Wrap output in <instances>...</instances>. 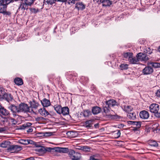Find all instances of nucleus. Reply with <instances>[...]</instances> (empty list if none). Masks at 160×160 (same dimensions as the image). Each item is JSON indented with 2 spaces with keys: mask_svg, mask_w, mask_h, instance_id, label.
<instances>
[{
  "mask_svg": "<svg viewBox=\"0 0 160 160\" xmlns=\"http://www.w3.org/2000/svg\"><path fill=\"white\" fill-rule=\"evenodd\" d=\"M8 108L13 113L28 112H29L30 110L28 105L25 103L20 104L18 106L11 104L9 105Z\"/></svg>",
  "mask_w": 160,
  "mask_h": 160,
  "instance_id": "obj_1",
  "label": "nucleus"
},
{
  "mask_svg": "<svg viewBox=\"0 0 160 160\" xmlns=\"http://www.w3.org/2000/svg\"><path fill=\"white\" fill-rule=\"evenodd\" d=\"M68 155L72 160H79L81 158V155L79 153L76 152L72 149L69 151Z\"/></svg>",
  "mask_w": 160,
  "mask_h": 160,
  "instance_id": "obj_2",
  "label": "nucleus"
},
{
  "mask_svg": "<svg viewBox=\"0 0 160 160\" xmlns=\"http://www.w3.org/2000/svg\"><path fill=\"white\" fill-rule=\"evenodd\" d=\"M50 152H59L62 153H66L69 152L68 149V148H59L57 147L55 148H49L47 149Z\"/></svg>",
  "mask_w": 160,
  "mask_h": 160,
  "instance_id": "obj_3",
  "label": "nucleus"
},
{
  "mask_svg": "<svg viewBox=\"0 0 160 160\" xmlns=\"http://www.w3.org/2000/svg\"><path fill=\"white\" fill-rule=\"evenodd\" d=\"M136 57L138 58V62L139 61H146L148 60L149 59L147 54L142 52H140L137 54Z\"/></svg>",
  "mask_w": 160,
  "mask_h": 160,
  "instance_id": "obj_4",
  "label": "nucleus"
},
{
  "mask_svg": "<svg viewBox=\"0 0 160 160\" xmlns=\"http://www.w3.org/2000/svg\"><path fill=\"white\" fill-rule=\"evenodd\" d=\"M149 109L150 111L152 113H154L155 116V114L158 112L159 110V105L157 104L153 103L151 104L150 107Z\"/></svg>",
  "mask_w": 160,
  "mask_h": 160,
  "instance_id": "obj_5",
  "label": "nucleus"
},
{
  "mask_svg": "<svg viewBox=\"0 0 160 160\" xmlns=\"http://www.w3.org/2000/svg\"><path fill=\"white\" fill-rule=\"evenodd\" d=\"M7 7V6L4 3L3 0H0V12L6 13Z\"/></svg>",
  "mask_w": 160,
  "mask_h": 160,
  "instance_id": "obj_6",
  "label": "nucleus"
},
{
  "mask_svg": "<svg viewBox=\"0 0 160 160\" xmlns=\"http://www.w3.org/2000/svg\"><path fill=\"white\" fill-rule=\"evenodd\" d=\"M48 148H47V149H46L43 147L39 146L35 149V150L37 152V153L40 155H41L45 153L47 151L50 152L49 151L47 150Z\"/></svg>",
  "mask_w": 160,
  "mask_h": 160,
  "instance_id": "obj_7",
  "label": "nucleus"
},
{
  "mask_svg": "<svg viewBox=\"0 0 160 160\" xmlns=\"http://www.w3.org/2000/svg\"><path fill=\"white\" fill-rule=\"evenodd\" d=\"M153 72V68L150 65L146 67L142 70V72L144 75L151 74Z\"/></svg>",
  "mask_w": 160,
  "mask_h": 160,
  "instance_id": "obj_8",
  "label": "nucleus"
},
{
  "mask_svg": "<svg viewBox=\"0 0 160 160\" xmlns=\"http://www.w3.org/2000/svg\"><path fill=\"white\" fill-rule=\"evenodd\" d=\"M139 116L141 118L143 119H147L149 116L148 112L146 110H142L139 113Z\"/></svg>",
  "mask_w": 160,
  "mask_h": 160,
  "instance_id": "obj_9",
  "label": "nucleus"
},
{
  "mask_svg": "<svg viewBox=\"0 0 160 160\" xmlns=\"http://www.w3.org/2000/svg\"><path fill=\"white\" fill-rule=\"evenodd\" d=\"M22 149L21 147L19 146L12 145L10 147L9 149L11 152L17 153L19 151H20Z\"/></svg>",
  "mask_w": 160,
  "mask_h": 160,
  "instance_id": "obj_10",
  "label": "nucleus"
},
{
  "mask_svg": "<svg viewBox=\"0 0 160 160\" xmlns=\"http://www.w3.org/2000/svg\"><path fill=\"white\" fill-rule=\"evenodd\" d=\"M19 142L23 145H27L29 144H35V142H34L30 139H21L19 141Z\"/></svg>",
  "mask_w": 160,
  "mask_h": 160,
  "instance_id": "obj_11",
  "label": "nucleus"
},
{
  "mask_svg": "<svg viewBox=\"0 0 160 160\" xmlns=\"http://www.w3.org/2000/svg\"><path fill=\"white\" fill-rule=\"evenodd\" d=\"M104 112L108 115H111L112 114V111L111 110V108L108 107L106 104H104L103 107Z\"/></svg>",
  "mask_w": 160,
  "mask_h": 160,
  "instance_id": "obj_12",
  "label": "nucleus"
},
{
  "mask_svg": "<svg viewBox=\"0 0 160 160\" xmlns=\"http://www.w3.org/2000/svg\"><path fill=\"white\" fill-rule=\"evenodd\" d=\"M122 108L123 110L128 113L131 112L133 109V108L130 106L125 105H122Z\"/></svg>",
  "mask_w": 160,
  "mask_h": 160,
  "instance_id": "obj_13",
  "label": "nucleus"
},
{
  "mask_svg": "<svg viewBox=\"0 0 160 160\" xmlns=\"http://www.w3.org/2000/svg\"><path fill=\"white\" fill-rule=\"evenodd\" d=\"M128 61L132 64H138L139 62L138 58H136L135 57H133V55L128 59Z\"/></svg>",
  "mask_w": 160,
  "mask_h": 160,
  "instance_id": "obj_14",
  "label": "nucleus"
},
{
  "mask_svg": "<svg viewBox=\"0 0 160 160\" xmlns=\"http://www.w3.org/2000/svg\"><path fill=\"white\" fill-rule=\"evenodd\" d=\"M105 104L109 108L115 106L116 104V102L114 100H110L105 102Z\"/></svg>",
  "mask_w": 160,
  "mask_h": 160,
  "instance_id": "obj_15",
  "label": "nucleus"
},
{
  "mask_svg": "<svg viewBox=\"0 0 160 160\" xmlns=\"http://www.w3.org/2000/svg\"><path fill=\"white\" fill-rule=\"evenodd\" d=\"M126 123L135 125L138 128H140L141 127V122L140 121H128Z\"/></svg>",
  "mask_w": 160,
  "mask_h": 160,
  "instance_id": "obj_16",
  "label": "nucleus"
},
{
  "mask_svg": "<svg viewBox=\"0 0 160 160\" xmlns=\"http://www.w3.org/2000/svg\"><path fill=\"white\" fill-rule=\"evenodd\" d=\"M9 113V112L4 107H1L0 108V115L6 116Z\"/></svg>",
  "mask_w": 160,
  "mask_h": 160,
  "instance_id": "obj_17",
  "label": "nucleus"
},
{
  "mask_svg": "<svg viewBox=\"0 0 160 160\" xmlns=\"http://www.w3.org/2000/svg\"><path fill=\"white\" fill-rule=\"evenodd\" d=\"M38 112L42 116H46L49 114V112L44 108L38 110Z\"/></svg>",
  "mask_w": 160,
  "mask_h": 160,
  "instance_id": "obj_18",
  "label": "nucleus"
},
{
  "mask_svg": "<svg viewBox=\"0 0 160 160\" xmlns=\"http://www.w3.org/2000/svg\"><path fill=\"white\" fill-rule=\"evenodd\" d=\"M28 8V5L25 2H21V4L19 7L18 11L21 10L22 11H24L25 9H27Z\"/></svg>",
  "mask_w": 160,
  "mask_h": 160,
  "instance_id": "obj_19",
  "label": "nucleus"
},
{
  "mask_svg": "<svg viewBox=\"0 0 160 160\" xmlns=\"http://www.w3.org/2000/svg\"><path fill=\"white\" fill-rule=\"evenodd\" d=\"M3 97V98L8 102L11 101L13 99V97L10 94L5 93Z\"/></svg>",
  "mask_w": 160,
  "mask_h": 160,
  "instance_id": "obj_20",
  "label": "nucleus"
},
{
  "mask_svg": "<svg viewBox=\"0 0 160 160\" xmlns=\"http://www.w3.org/2000/svg\"><path fill=\"white\" fill-rule=\"evenodd\" d=\"M128 118L132 120H135L136 118V114L135 112H130L127 115Z\"/></svg>",
  "mask_w": 160,
  "mask_h": 160,
  "instance_id": "obj_21",
  "label": "nucleus"
},
{
  "mask_svg": "<svg viewBox=\"0 0 160 160\" xmlns=\"http://www.w3.org/2000/svg\"><path fill=\"white\" fill-rule=\"evenodd\" d=\"M41 103L44 107H47L51 104L50 101L46 98H44L41 101Z\"/></svg>",
  "mask_w": 160,
  "mask_h": 160,
  "instance_id": "obj_22",
  "label": "nucleus"
},
{
  "mask_svg": "<svg viewBox=\"0 0 160 160\" xmlns=\"http://www.w3.org/2000/svg\"><path fill=\"white\" fill-rule=\"evenodd\" d=\"M69 113V109L68 107H64L62 108L60 114L62 113L63 115H68Z\"/></svg>",
  "mask_w": 160,
  "mask_h": 160,
  "instance_id": "obj_23",
  "label": "nucleus"
},
{
  "mask_svg": "<svg viewBox=\"0 0 160 160\" xmlns=\"http://www.w3.org/2000/svg\"><path fill=\"white\" fill-rule=\"evenodd\" d=\"M101 111V108L97 106L93 107L92 109V112L94 114H97L99 113Z\"/></svg>",
  "mask_w": 160,
  "mask_h": 160,
  "instance_id": "obj_24",
  "label": "nucleus"
},
{
  "mask_svg": "<svg viewBox=\"0 0 160 160\" xmlns=\"http://www.w3.org/2000/svg\"><path fill=\"white\" fill-rule=\"evenodd\" d=\"M148 65H151L150 66L155 68L160 67V63L158 62H150L148 63Z\"/></svg>",
  "mask_w": 160,
  "mask_h": 160,
  "instance_id": "obj_25",
  "label": "nucleus"
},
{
  "mask_svg": "<svg viewBox=\"0 0 160 160\" xmlns=\"http://www.w3.org/2000/svg\"><path fill=\"white\" fill-rule=\"evenodd\" d=\"M100 2L103 3V6H109L112 3L110 0H100Z\"/></svg>",
  "mask_w": 160,
  "mask_h": 160,
  "instance_id": "obj_26",
  "label": "nucleus"
},
{
  "mask_svg": "<svg viewBox=\"0 0 160 160\" xmlns=\"http://www.w3.org/2000/svg\"><path fill=\"white\" fill-rule=\"evenodd\" d=\"M36 135L38 137H42L44 136H50L51 135V133L49 132H38L37 133Z\"/></svg>",
  "mask_w": 160,
  "mask_h": 160,
  "instance_id": "obj_27",
  "label": "nucleus"
},
{
  "mask_svg": "<svg viewBox=\"0 0 160 160\" xmlns=\"http://www.w3.org/2000/svg\"><path fill=\"white\" fill-rule=\"evenodd\" d=\"M54 108L55 110L58 114H60L62 108L60 105H55L54 106Z\"/></svg>",
  "mask_w": 160,
  "mask_h": 160,
  "instance_id": "obj_28",
  "label": "nucleus"
},
{
  "mask_svg": "<svg viewBox=\"0 0 160 160\" xmlns=\"http://www.w3.org/2000/svg\"><path fill=\"white\" fill-rule=\"evenodd\" d=\"M14 81L15 84L18 85H21L23 83L22 80L18 78H16Z\"/></svg>",
  "mask_w": 160,
  "mask_h": 160,
  "instance_id": "obj_29",
  "label": "nucleus"
},
{
  "mask_svg": "<svg viewBox=\"0 0 160 160\" xmlns=\"http://www.w3.org/2000/svg\"><path fill=\"white\" fill-rule=\"evenodd\" d=\"M148 143L149 145L154 147H157L158 145V143L156 141L153 140H151L149 141Z\"/></svg>",
  "mask_w": 160,
  "mask_h": 160,
  "instance_id": "obj_30",
  "label": "nucleus"
},
{
  "mask_svg": "<svg viewBox=\"0 0 160 160\" xmlns=\"http://www.w3.org/2000/svg\"><path fill=\"white\" fill-rule=\"evenodd\" d=\"M93 120L87 121L84 123V126L86 128H90L92 126Z\"/></svg>",
  "mask_w": 160,
  "mask_h": 160,
  "instance_id": "obj_31",
  "label": "nucleus"
},
{
  "mask_svg": "<svg viewBox=\"0 0 160 160\" xmlns=\"http://www.w3.org/2000/svg\"><path fill=\"white\" fill-rule=\"evenodd\" d=\"M133 54L132 52H127L123 53L122 54L123 57L125 58H129L131 56H132Z\"/></svg>",
  "mask_w": 160,
  "mask_h": 160,
  "instance_id": "obj_32",
  "label": "nucleus"
},
{
  "mask_svg": "<svg viewBox=\"0 0 160 160\" xmlns=\"http://www.w3.org/2000/svg\"><path fill=\"white\" fill-rule=\"evenodd\" d=\"M39 106V104L38 103L35 102H33L31 104V107L32 108H34L35 109H37Z\"/></svg>",
  "mask_w": 160,
  "mask_h": 160,
  "instance_id": "obj_33",
  "label": "nucleus"
},
{
  "mask_svg": "<svg viewBox=\"0 0 160 160\" xmlns=\"http://www.w3.org/2000/svg\"><path fill=\"white\" fill-rule=\"evenodd\" d=\"M128 65L127 64H121V70H127L128 68Z\"/></svg>",
  "mask_w": 160,
  "mask_h": 160,
  "instance_id": "obj_34",
  "label": "nucleus"
},
{
  "mask_svg": "<svg viewBox=\"0 0 160 160\" xmlns=\"http://www.w3.org/2000/svg\"><path fill=\"white\" fill-rule=\"evenodd\" d=\"M9 142L8 141H5L2 142L0 144L1 147L3 148H5L7 147V146L9 145Z\"/></svg>",
  "mask_w": 160,
  "mask_h": 160,
  "instance_id": "obj_35",
  "label": "nucleus"
},
{
  "mask_svg": "<svg viewBox=\"0 0 160 160\" xmlns=\"http://www.w3.org/2000/svg\"><path fill=\"white\" fill-rule=\"evenodd\" d=\"M34 0H25L24 2L28 5H31L34 2Z\"/></svg>",
  "mask_w": 160,
  "mask_h": 160,
  "instance_id": "obj_36",
  "label": "nucleus"
},
{
  "mask_svg": "<svg viewBox=\"0 0 160 160\" xmlns=\"http://www.w3.org/2000/svg\"><path fill=\"white\" fill-rule=\"evenodd\" d=\"M32 124V123H31L27 122L26 124L22 125V127L23 129H28Z\"/></svg>",
  "mask_w": 160,
  "mask_h": 160,
  "instance_id": "obj_37",
  "label": "nucleus"
},
{
  "mask_svg": "<svg viewBox=\"0 0 160 160\" xmlns=\"http://www.w3.org/2000/svg\"><path fill=\"white\" fill-rule=\"evenodd\" d=\"M56 1V0H44V2H47L48 4H52Z\"/></svg>",
  "mask_w": 160,
  "mask_h": 160,
  "instance_id": "obj_38",
  "label": "nucleus"
},
{
  "mask_svg": "<svg viewBox=\"0 0 160 160\" xmlns=\"http://www.w3.org/2000/svg\"><path fill=\"white\" fill-rule=\"evenodd\" d=\"M91 114V112L88 110H86L84 111L83 115L84 117H88Z\"/></svg>",
  "mask_w": 160,
  "mask_h": 160,
  "instance_id": "obj_39",
  "label": "nucleus"
},
{
  "mask_svg": "<svg viewBox=\"0 0 160 160\" xmlns=\"http://www.w3.org/2000/svg\"><path fill=\"white\" fill-rule=\"evenodd\" d=\"M81 149H82L83 151L85 152H89L90 150V148L88 146H83L82 147Z\"/></svg>",
  "mask_w": 160,
  "mask_h": 160,
  "instance_id": "obj_40",
  "label": "nucleus"
},
{
  "mask_svg": "<svg viewBox=\"0 0 160 160\" xmlns=\"http://www.w3.org/2000/svg\"><path fill=\"white\" fill-rule=\"evenodd\" d=\"M78 6L79 8L82 9H84L85 8L84 5L81 2H79L78 4Z\"/></svg>",
  "mask_w": 160,
  "mask_h": 160,
  "instance_id": "obj_41",
  "label": "nucleus"
},
{
  "mask_svg": "<svg viewBox=\"0 0 160 160\" xmlns=\"http://www.w3.org/2000/svg\"><path fill=\"white\" fill-rule=\"evenodd\" d=\"M31 11L33 13H36L38 11V9H36L35 8H31Z\"/></svg>",
  "mask_w": 160,
  "mask_h": 160,
  "instance_id": "obj_42",
  "label": "nucleus"
},
{
  "mask_svg": "<svg viewBox=\"0 0 160 160\" xmlns=\"http://www.w3.org/2000/svg\"><path fill=\"white\" fill-rule=\"evenodd\" d=\"M9 120L10 121L14 124H15L17 123V122L15 120V119L12 118H10Z\"/></svg>",
  "mask_w": 160,
  "mask_h": 160,
  "instance_id": "obj_43",
  "label": "nucleus"
},
{
  "mask_svg": "<svg viewBox=\"0 0 160 160\" xmlns=\"http://www.w3.org/2000/svg\"><path fill=\"white\" fill-rule=\"evenodd\" d=\"M121 121L122 122H121V128H123L124 127H126V125L125 124H124L123 123H122L123 122H125V121H123L122 120V118H121Z\"/></svg>",
  "mask_w": 160,
  "mask_h": 160,
  "instance_id": "obj_44",
  "label": "nucleus"
},
{
  "mask_svg": "<svg viewBox=\"0 0 160 160\" xmlns=\"http://www.w3.org/2000/svg\"><path fill=\"white\" fill-rule=\"evenodd\" d=\"M155 94L157 97L160 98V88L157 90Z\"/></svg>",
  "mask_w": 160,
  "mask_h": 160,
  "instance_id": "obj_45",
  "label": "nucleus"
},
{
  "mask_svg": "<svg viewBox=\"0 0 160 160\" xmlns=\"http://www.w3.org/2000/svg\"><path fill=\"white\" fill-rule=\"evenodd\" d=\"M147 53L148 54H151L152 53V50L150 48H149L146 50Z\"/></svg>",
  "mask_w": 160,
  "mask_h": 160,
  "instance_id": "obj_46",
  "label": "nucleus"
},
{
  "mask_svg": "<svg viewBox=\"0 0 160 160\" xmlns=\"http://www.w3.org/2000/svg\"><path fill=\"white\" fill-rule=\"evenodd\" d=\"M12 1V0H3V1L4 2V3H5L6 5L7 4H8L9 3Z\"/></svg>",
  "mask_w": 160,
  "mask_h": 160,
  "instance_id": "obj_47",
  "label": "nucleus"
},
{
  "mask_svg": "<svg viewBox=\"0 0 160 160\" xmlns=\"http://www.w3.org/2000/svg\"><path fill=\"white\" fill-rule=\"evenodd\" d=\"M27 129V132H32L33 129L31 127H29Z\"/></svg>",
  "mask_w": 160,
  "mask_h": 160,
  "instance_id": "obj_48",
  "label": "nucleus"
},
{
  "mask_svg": "<svg viewBox=\"0 0 160 160\" xmlns=\"http://www.w3.org/2000/svg\"><path fill=\"white\" fill-rule=\"evenodd\" d=\"M155 117H156L159 118H160V112H158L155 114Z\"/></svg>",
  "mask_w": 160,
  "mask_h": 160,
  "instance_id": "obj_49",
  "label": "nucleus"
},
{
  "mask_svg": "<svg viewBox=\"0 0 160 160\" xmlns=\"http://www.w3.org/2000/svg\"><path fill=\"white\" fill-rule=\"evenodd\" d=\"M56 1L62 2H65L67 1V0H56Z\"/></svg>",
  "mask_w": 160,
  "mask_h": 160,
  "instance_id": "obj_50",
  "label": "nucleus"
},
{
  "mask_svg": "<svg viewBox=\"0 0 160 160\" xmlns=\"http://www.w3.org/2000/svg\"><path fill=\"white\" fill-rule=\"evenodd\" d=\"M26 160H34L33 157H31L28 158L26 159Z\"/></svg>",
  "mask_w": 160,
  "mask_h": 160,
  "instance_id": "obj_51",
  "label": "nucleus"
},
{
  "mask_svg": "<svg viewBox=\"0 0 160 160\" xmlns=\"http://www.w3.org/2000/svg\"><path fill=\"white\" fill-rule=\"evenodd\" d=\"M124 142L123 141H121V146H124Z\"/></svg>",
  "mask_w": 160,
  "mask_h": 160,
  "instance_id": "obj_52",
  "label": "nucleus"
},
{
  "mask_svg": "<svg viewBox=\"0 0 160 160\" xmlns=\"http://www.w3.org/2000/svg\"><path fill=\"white\" fill-rule=\"evenodd\" d=\"M139 128H138L137 127H136L134 128V129H133V130L134 131H137V130H138V129Z\"/></svg>",
  "mask_w": 160,
  "mask_h": 160,
  "instance_id": "obj_53",
  "label": "nucleus"
},
{
  "mask_svg": "<svg viewBox=\"0 0 160 160\" xmlns=\"http://www.w3.org/2000/svg\"><path fill=\"white\" fill-rule=\"evenodd\" d=\"M82 148V147H80L79 146L78 148H76V149H77L82 150V149H81V148Z\"/></svg>",
  "mask_w": 160,
  "mask_h": 160,
  "instance_id": "obj_54",
  "label": "nucleus"
},
{
  "mask_svg": "<svg viewBox=\"0 0 160 160\" xmlns=\"http://www.w3.org/2000/svg\"><path fill=\"white\" fill-rule=\"evenodd\" d=\"M158 51L160 52V46H159L158 48Z\"/></svg>",
  "mask_w": 160,
  "mask_h": 160,
  "instance_id": "obj_55",
  "label": "nucleus"
},
{
  "mask_svg": "<svg viewBox=\"0 0 160 160\" xmlns=\"http://www.w3.org/2000/svg\"><path fill=\"white\" fill-rule=\"evenodd\" d=\"M119 132V130L118 132V134H119V136H120V132Z\"/></svg>",
  "mask_w": 160,
  "mask_h": 160,
  "instance_id": "obj_56",
  "label": "nucleus"
},
{
  "mask_svg": "<svg viewBox=\"0 0 160 160\" xmlns=\"http://www.w3.org/2000/svg\"><path fill=\"white\" fill-rule=\"evenodd\" d=\"M97 126H98V124H96L95 125V127H96Z\"/></svg>",
  "mask_w": 160,
  "mask_h": 160,
  "instance_id": "obj_57",
  "label": "nucleus"
},
{
  "mask_svg": "<svg viewBox=\"0 0 160 160\" xmlns=\"http://www.w3.org/2000/svg\"><path fill=\"white\" fill-rule=\"evenodd\" d=\"M123 105H125V104H124L125 102H124V101H123ZM122 105H123V104H122Z\"/></svg>",
  "mask_w": 160,
  "mask_h": 160,
  "instance_id": "obj_58",
  "label": "nucleus"
},
{
  "mask_svg": "<svg viewBox=\"0 0 160 160\" xmlns=\"http://www.w3.org/2000/svg\"><path fill=\"white\" fill-rule=\"evenodd\" d=\"M1 129H2V128H0V132H1Z\"/></svg>",
  "mask_w": 160,
  "mask_h": 160,
  "instance_id": "obj_59",
  "label": "nucleus"
},
{
  "mask_svg": "<svg viewBox=\"0 0 160 160\" xmlns=\"http://www.w3.org/2000/svg\"><path fill=\"white\" fill-rule=\"evenodd\" d=\"M96 0H94L93 1H96Z\"/></svg>",
  "mask_w": 160,
  "mask_h": 160,
  "instance_id": "obj_60",
  "label": "nucleus"
},
{
  "mask_svg": "<svg viewBox=\"0 0 160 160\" xmlns=\"http://www.w3.org/2000/svg\"><path fill=\"white\" fill-rule=\"evenodd\" d=\"M122 152H124V151H122Z\"/></svg>",
  "mask_w": 160,
  "mask_h": 160,
  "instance_id": "obj_61",
  "label": "nucleus"
}]
</instances>
